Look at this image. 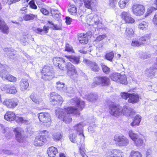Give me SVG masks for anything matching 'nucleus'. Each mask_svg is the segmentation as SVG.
Wrapping results in <instances>:
<instances>
[{
  "label": "nucleus",
  "instance_id": "f257e3e1",
  "mask_svg": "<svg viewBox=\"0 0 157 157\" xmlns=\"http://www.w3.org/2000/svg\"><path fill=\"white\" fill-rule=\"evenodd\" d=\"M58 118L63 120L66 123H69L72 121V118L70 115V113L79 115L80 113L78 110L75 108L69 107L64 109H60L57 113Z\"/></svg>",
  "mask_w": 157,
  "mask_h": 157
},
{
  "label": "nucleus",
  "instance_id": "f03ea898",
  "mask_svg": "<svg viewBox=\"0 0 157 157\" xmlns=\"http://www.w3.org/2000/svg\"><path fill=\"white\" fill-rule=\"evenodd\" d=\"M100 18L96 14H90L87 16V22L89 25H96L98 29L106 30L107 28L103 25Z\"/></svg>",
  "mask_w": 157,
  "mask_h": 157
},
{
  "label": "nucleus",
  "instance_id": "7ed1b4c3",
  "mask_svg": "<svg viewBox=\"0 0 157 157\" xmlns=\"http://www.w3.org/2000/svg\"><path fill=\"white\" fill-rule=\"evenodd\" d=\"M42 78L46 81L50 80L55 77L54 72L52 67L45 66L41 71Z\"/></svg>",
  "mask_w": 157,
  "mask_h": 157
},
{
  "label": "nucleus",
  "instance_id": "20e7f679",
  "mask_svg": "<svg viewBox=\"0 0 157 157\" xmlns=\"http://www.w3.org/2000/svg\"><path fill=\"white\" fill-rule=\"evenodd\" d=\"M113 140L118 145L121 147L126 146L129 143L128 139L123 135H115Z\"/></svg>",
  "mask_w": 157,
  "mask_h": 157
},
{
  "label": "nucleus",
  "instance_id": "39448f33",
  "mask_svg": "<svg viewBox=\"0 0 157 157\" xmlns=\"http://www.w3.org/2000/svg\"><path fill=\"white\" fill-rule=\"evenodd\" d=\"M38 118L40 121L47 127L51 124V120L49 114L47 113H40L38 114Z\"/></svg>",
  "mask_w": 157,
  "mask_h": 157
},
{
  "label": "nucleus",
  "instance_id": "423d86ee",
  "mask_svg": "<svg viewBox=\"0 0 157 157\" xmlns=\"http://www.w3.org/2000/svg\"><path fill=\"white\" fill-rule=\"evenodd\" d=\"M109 79L106 76L96 77L94 78L93 84V87L95 86V85L101 84L102 86H105L109 85Z\"/></svg>",
  "mask_w": 157,
  "mask_h": 157
},
{
  "label": "nucleus",
  "instance_id": "0eeeda50",
  "mask_svg": "<svg viewBox=\"0 0 157 157\" xmlns=\"http://www.w3.org/2000/svg\"><path fill=\"white\" fill-rule=\"evenodd\" d=\"M50 100V101L53 102L52 104L55 105H61L63 101L61 96L55 92L51 93Z\"/></svg>",
  "mask_w": 157,
  "mask_h": 157
},
{
  "label": "nucleus",
  "instance_id": "6e6552de",
  "mask_svg": "<svg viewBox=\"0 0 157 157\" xmlns=\"http://www.w3.org/2000/svg\"><path fill=\"white\" fill-rule=\"evenodd\" d=\"M109 110L110 114L115 117L119 116L122 114V107L120 106L114 105H110Z\"/></svg>",
  "mask_w": 157,
  "mask_h": 157
},
{
  "label": "nucleus",
  "instance_id": "1a4fd4ad",
  "mask_svg": "<svg viewBox=\"0 0 157 157\" xmlns=\"http://www.w3.org/2000/svg\"><path fill=\"white\" fill-rule=\"evenodd\" d=\"M132 9L133 13L136 16L142 15L145 11L144 7L140 4H133L132 6Z\"/></svg>",
  "mask_w": 157,
  "mask_h": 157
},
{
  "label": "nucleus",
  "instance_id": "9d476101",
  "mask_svg": "<svg viewBox=\"0 0 157 157\" xmlns=\"http://www.w3.org/2000/svg\"><path fill=\"white\" fill-rule=\"evenodd\" d=\"M149 40V36L147 35L146 36L140 37L139 40H133L132 41L131 45L133 46H139L142 45L147 43V41Z\"/></svg>",
  "mask_w": 157,
  "mask_h": 157
},
{
  "label": "nucleus",
  "instance_id": "9b49d317",
  "mask_svg": "<svg viewBox=\"0 0 157 157\" xmlns=\"http://www.w3.org/2000/svg\"><path fill=\"white\" fill-rule=\"evenodd\" d=\"M15 133L16 139L20 143H24L26 141V138L22 135V130L20 128H17L14 130Z\"/></svg>",
  "mask_w": 157,
  "mask_h": 157
},
{
  "label": "nucleus",
  "instance_id": "f8f14e48",
  "mask_svg": "<svg viewBox=\"0 0 157 157\" xmlns=\"http://www.w3.org/2000/svg\"><path fill=\"white\" fill-rule=\"evenodd\" d=\"M18 101L17 99H6L3 102V105L8 108H13L18 105Z\"/></svg>",
  "mask_w": 157,
  "mask_h": 157
},
{
  "label": "nucleus",
  "instance_id": "ddd939ff",
  "mask_svg": "<svg viewBox=\"0 0 157 157\" xmlns=\"http://www.w3.org/2000/svg\"><path fill=\"white\" fill-rule=\"evenodd\" d=\"M1 90L7 93L14 94L17 91L14 86L7 84H3L0 86Z\"/></svg>",
  "mask_w": 157,
  "mask_h": 157
},
{
  "label": "nucleus",
  "instance_id": "4468645a",
  "mask_svg": "<svg viewBox=\"0 0 157 157\" xmlns=\"http://www.w3.org/2000/svg\"><path fill=\"white\" fill-rule=\"evenodd\" d=\"M122 109V114L127 117L132 116L136 113L133 109L127 105L123 106Z\"/></svg>",
  "mask_w": 157,
  "mask_h": 157
},
{
  "label": "nucleus",
  "instance_id": "2eb2a0df",
  "mask_svg": "<svg viewBox=\"0 0 157 157\" xmlns=\"http://www.w3.org/2000/svg\"><path fill=\"white\" fill-rule=\"evenodd\" d=\"M83 62L90 67L92 71L95 72L99 71V67L96 63L90 61L86 59H84Z\"/></svg>",
  "mask_w": 157,
  "mask_h": 157
},
{
  "label": "nucleus",
  "instance_id": "dca6fc26",
  "mask_svg": "<svg viewBox=\"0 0 157 157\" xmlns=\"http://www.w3.org/2000/svg\"><path fill=\"white\" fill-rule=\"evenodd\" d=\"M122 18L126 23H132L134 22V20L131 17L130 14L126 12H123L121 14Z\"/></svg>",
  "mask_w": 157,
  "mask_h": 157
},
{
  "label": "nucleus",
  "instance_id": "f3484780",
  "mask_svg": "<svg viewBox=\"0 0 157 157\" xmlns=\"http://www.w3.org/2000/svg\"><path fill=\"white\" fill-rule=\"evenodd\" d=\"M65 67L68 70L67 74L71 76L74 74H76L77 72L75 67L70 62H68L66 64Z\"/></svg>",
  "mask_w": 157,
  "mask_h": 157
},
{
  "label": "nucleus",
  "instance_id": "a211bd4d",
  "mask_svg": "<svg viewBox=\"0 0 157 157\" xmlns=\"http://www.w3.org/2000/svg\"><path fill=\"white\" fill-rule=\"evenodd\" d=\"M70 101L72 105L75 104L78 109L82 110L84 107V102L83 101H81L80 99L77 98H75L71 99Z\"/></svg>",
  "mask_w": 157,
  "mask_h": 157
},
{
  "label": "nucleus",
  "instance_id": "6ab92c4d",
  "mask_svg": "<svg viewBox=\"0 0 157 157\" xmlns=\"http://www.w3.org/2000/svg\"><path fill=\"white\" fill-rule=\"evenodd\" d=\"M5 55L11 59H13L15 57L16 51L13 49L6 48L4 49Z\"/></svg>",
  "mask_w": 157,
  "mask_h": 157
},
{
  "label": "nucleus",
  "instance_id": "aec40b11",
  "mask_svg": "<svg viewBox=\"0 0 157 157\" xmlns=\"http://www.w3.org/2000/svg\"><path fill=\"white\" fill-rule=\"evenodd\" d=\"M108 157H122V153L116 149L109 151L106 153Z\"/></svg>",
  "mask_w": 157,
  "mask_h": 157
},
{
  "label": "nucleus",
  "instance_id": "412c9836",
  "mask_svg": "<svg viewBox=\"0 0 157 157\" xmlns=\"http://www.w3.org/2000/svg\"><path fill=\"white\" fill-rule=\"evenodd\" d=\"M86 125L84 123L82 122L77 124L74 127V129L76 130L80 136H82V139L84 140L85 136L83 133V128Z\"/></svg>",
  "mask_w": 157,
  "mask_h": 157
},
{
  "label": "nucleus",
  "instance_id": "4be33fe9",
  "mask_svg": "<svg viewBox=\"0 0 157 157\" xmlns=\"http://www.w3.org/2000/svg\"><path fill=\"white\" fill-rule=\"evenodd\" d=\"M53 62L55 66L58 67L61 70H64V67H61V64L65 62L64 59L59 57H56L53 58Z\"/></svg>",
  "mask_w": 157,
  "mask_h": 157
},
{
  "label": "nucleus",
  "instance_id": "5701e85b",
  "mask_svg": "<svg viewBox=\"0 0 157 157\" xmlns=\"http://www.w3.org/2000/svg\"><path fill=\"white\" fill-rule=\"evenodd\" d=\"M156 63L154 68H149L146 69L145 73L148 77H152L154 76L155 73V69H157V57L156 58Z\"/></svg>",
  "mask_w": 157,
  "mask_h": 157
},
{
  "label": "nucleus",
  "instance_id": "b1692460",
  "mask_svg": "<svg viewBox=\"0 0 157 157\" xmlns=\"http://www.w3.org/2000/svg\"><path fill=\"white\" fill-rule=\"evenodd\" d=\"M129 98L128 100L129 103L133 104L137 103L138 102L139 98V96L135 93L130 94Z\"/></svg>",
  "mask_w": 157,
  "mask_h": 157
},
{
  "label": "nucleus",
  "instance_id": "393cba45",
  "mask_svg": "<svg viewBox=\"0 0 157 157\" xmlns=\"http://www.w3.org/2000/svg\"><path fill=\"white\" fill-rule=\"evenodd\" d=\"M16 117L15 113L12 111H8L4 116V118L7 121H11L13 120Z\"/></svg>",
  "mask_w": 157,
  "mask_h": 157
},
{
  "label": "nucleus",
  "instance_id": "a878e982",
  "mask_svg": "<svg viewBox=\"0 0 157 157\" xmlns=\"http://www.w3.org/2000/svg\"><path fill=\"white\" fill-rule=\"evenodd\" d=\"M65 57L74 64H78L79 63V57L74 56H65Z\"/></svg>",
  "mask_w": 157,
  "mask_h": 157
},
{
  "label": "nucleus",
  "instance_id": "bb28decb",
  "mask_svg": "<svg viewBox=\"0 0 157 157\" xmlns=\"http://www.w3.org/2000/svg\"><path fill=\"white\" fill-rule=\"evenodd\" d=\"M87 34L81 33L78 35V39L79 42L82 44H86L88 42Z\"/></svg>",
  "mask_w": 157,
  "mask_h": 157
},
{
  "label": "nucleus",
  "instance_id": "cd10ccee",
  "mask_svg": "<svg viewBox=\"0 0 157 157\" xmlns=\"http://www.w3.org/2000/svg\"><path fill=\"white\" fill-rule=\"evenodd\" d=\"M47 152L50 157H54L57 152V150L54 147H51L48 148Z\"/></svg>",
  "mask_w": 157,
  "mask_h": 157
},
{
  "label": "nucleus",
  "instance_id": "c85d7f7f",
  "mask_svg": "<svg viewBox=\"0 0 157 157\" xmlns=\"http://www.w3.org/2000/svg\"><path fill=\"white\" fill-rule=\"evenodd\" d=\"M84 6L87 9H92L96 0H83Z\"/></svg>",
  "mask_w": 157,
  "mask_h": 157
},
{
  "label": "nucleus",
  "instance_id": "c756f323",
  "mask_svg": "<svg viewBox=\"0 0 157 157\" xmlns=\"http://www.w3.org/2000/svg\"><path fill=\"white\" fill-rule=\"evenodd\" d=\"M0 29L4 33L8 34L9 28L8 26L3 22L0 20Z\"/></svg>",
  "mask_w": 157,
  "mask_h": 157
},
{
  "label": "nucleus",
  "instance_id": "7c9ffc66",
  "mask_svg": "<svg viewBox=\"0 0 157 157\" xmlns=\"http://www.w3.org/2000/svg\"><path fill=\"white\" fill-rule=\"evenodd\" d=\"M141 117L139 115H137L134 117L133 121L131 123L132 126H138L141 121Z\"/></svg>",
  "mask_w": 157,
  "mask_h": 157
},
{
  "label": "nucleus",
  "instance_id": "2f4dec72",
  "mask_svg": "<svg viewBox=\"0 0 157 157\" xmlns=\"http://www.w3.org/2000/svg\"><path fill=\"white\" fill-rule=\"evenodd\" d=\"M30 97L33 101L35 103L40 104L41 105H44V104L43 103L42 99L40 98H36L34 94H31Z\"/></svg>",
  "mask_w": 157,
  "mask_h": 157
},
{
  "label": "nucleus",
  "instance_id": "473e14b6",
  "mask_svg": "<svg viewBox=\"0 0 157 157\" xmlns=\"http://www.w3.org/2000/svg\"><path fill=\"white\" fill-rule=\"evenodd\" d=\"M30 97L33 101L35 103L40 104L41 105H44V104L43 103L42 99L40 98H36L34 94H31Z\"/></svg>",
  "mask_w": 157,
  "mask_h": 157
},
{
  "label": "nucleus",
  "instance_id": "72a5a7b5",
  "mask_svg": "<svg viewBox=\"0 0 157 157\" xmlns=\"http://www.w3.org/2000/svg\"><path fill=\"white\" fill-rule=\"evenodd\" d=\"M3 66L4 67L3 68H0V75L3 79L5 80V78H6V77L8 73L6 70L7 66L6 65H3Z\"/></svg>",
  "mask_w": 157,
  "mask_h": 157
},
{
  "label": "nucleus",
  "instance_id": "f704fd0d",
  "mask_svg": "<svg viewBox=\"0 0 157 157\" xmlns=\"http://www.w3.org/2000/svg\"><path fill=\"white\" fill-rule=\"evenodd\" d=\"M22 90L26 89L29 86L28 80L25 78H22L20 82Z\"/></svg>",
  "mask_w": 157,
  "mask_h": 157
},
{
  "label": "nucleus",
  "instance_id": "c9c22d12",
  "mask_svg": "<svg viewBox=\"0 0 157 157\" xmlns=\"http://www.w3.org/2000/svg\"><path fill=\"white\" fill-rule=\"evenodd\" d=\"M88 100L90 101H94L96 100L98 98V96L96 94H90L87 95Z\"/></svg>",
  "mask_w": 157,
  "mask_h": 157
},
{
  "label": "nucleus",
  "instance_id": "e433bc0d",
  "mask_svg": "<svg viewBox=\"0 0 157 157\" xmlns=\"http://www.w3.org/2000/svg\"><path fill=\"white\" fill-rule=\"evenodd\" d=\"M64 85V83L60 81H58L56 83V87L57 89L59 90L65 91Z\"/></svg>",
  "mask_w": 157,
  "mask_h": 157
},
{
  "label": "nucleus",
  "instance_id": "4c0bfd02",
  "mask_svg": "<svg viewBox=\"0 0 157 157\" xmlns=\"http://www.w3.org/2000/svg\"><path fill=\"white\" fill-rule=\"evenodd\" d=\"M62 134L61 132H56L52 135V138L55 141L60 140L62 138Z\"/></svg>",
  "mask_w": 157,
  "mask_h": 157
},
{
  "label": "nucleus",
  "instance_id": "58836bf2",
  "mask_svg": "<svg viewBox=\"0 0 157 157\" xmlns=\"http://www.w3.org/2000/svg\"><path fill=\"white\" fill-rule=\"evenodd\" d=\"M148 23L145 21L141 22L139 25V28L142 30H145L148 28Z\"/></svg>",
  "mask_w": 157,
  "mask_h": 157
},
{
  "label": "nucleus",
  "instance_id": "ea45409f",
  "mask_svg": "<svg viewBox=\"0 0 157 157\" xmlns=\"http://www.w3.org/2000/svg\"><path fill=\"white\" fill-rule=\"evenodd\" d=\"M134 143L137 146H142L144 144V140L140 137H138L134 141Z\"/></svg>",
  "mask_w": 157,
  "mask_h": 157
},
{
  "label": "nucleus",
  "instance_id": "a19ab883",
  "mask_svg": "<svg viewBox=\"0 0 157 157\" xmlns=\"http://www.w3.org/2000/svg\"><path fill=\"white\" fill-rule=\"evenodd\" d=\"M120 75L119 73H114L111 76V79L114 81L118 82L119 81V78Z\"/></svg>",
  "mask_w": 157,
  "mask_h": 157
},
{
  "label": "nucleus",
  "instance_id": "79ce46f5",
  "mask_svg": "<svg viewBox=\"0 0 157 157\" xmlns=\"http://www.w3.org/2000/svg\"><path fill=\"white\" fill-rule=\"evenodd\" d=\"M129 0H120L119 2V6L121 9H124L126 7V4L128 3Z\"/></svg>",
  "mask_w": 157,
  "mask_h": 157
},
{
  "label": "nucleus",
  "instance_id": "37998d69",
  "mask_svg": "<svg viewBox=\"0 0 157 157\" xmlns=\"http://www.w3.org/2000/svg\"><path fill=\"white\" fill-rule=\"evenodd\" d=\"M114 54L113 52H111L106 54L105 55V58L107 60L112 62L114 57Z\"/></svg>",
  "mask_w": 157,
  "mask_h": 157
},
{
  "label": "nucleus",
  "instance_id": "c03bdc74",
  "mask_svg": "<svg viewBox=\"0 0 157 157\" xmlns=\"http://www.w3.org/2000/svg\"><path fill=\"white\" fill-rule=\"evenodd\" d=\"M39 136H36L34 141V145L36 146H41L43 145L44 143L42 142L41 140H39Z\"/></svg>",
  "mask_w": 157,
  "mask_h": 157
},
{
  "label": "nucleus",
  "instance_id": "a18cd8bd",
  "mask_svg": "<svg viewBox=\"0 0 157 157\" xmlns=\"http://www.w3.org/2000/svg\"><path fill=\"white\" fill-rule=\"evenodd\" d=\"M128 133L130 137L134 141L139 137L137 134L134 133L132 131H129Z\"/></svg>",
  "mask_w": 157,
  "mask_h": 157
},
{
  "label": "nucleus",
  "instance_id": "49530a36",
  "mask_svg": "<svg viewBox=\"0 0 157 157\" xmlns=\"http://www.w3.org/2000/svg\"><path fill=\"white\" fill-rule=\"evenodd\" d=\"M119 79L120 80L118 82L122 84H125L127 83L126 76L125 75H120Z\"/></svg>",
  "mask_w": 157,
  "mask_h": 157
},
{
  "label": "nucleus",
  "instance_id": "de8ad7c7",
  "mask_svg": "<svg viewBox=\"0 0 157 157\" xmlns=\"http://www.w3.org/2000/svg\"><path fill=\"white\" fill-rule=\"evenodd\" d=\"M142 155L138 151H132L130 154V157H141Z\"/></svg>",
  "mask_w": 157,
  "mask_h": 157
},
{
  "label": "nucleus",
  "instance_id": "09e8293b",
  "mask_svg": "<svg viewBox=\"0 0 157 157\" xmlns=\"http://www.w3.org/2000/svg\"><path fill=\"white\" fill-rule=\"evenodd\" d=\"M70 8L68 10L70 13L72 15H75L77 12V8L75 5L70 6Z\"/></svg>",
  "mask_w": 157,
  "mask_h": 157
},
{
  "label": "nucleus",
  "instance_id": "8fccbe9b",
  "mask_svg": "<svg viewBox=\"0 0 157 157\" xmlns=\"http://www.w3.org/2000/svg\"><path fill=\"white\" fill-rule=\"evenodd\" d=\"M35 17V16L31 14L26 15L23 18L25 21H27L33 19Z\"/></svg>",
  "mask_w": 157,
  "mask_h": 157
},
{
  "label": "nucleus",
  "instance_id": "3c124183",
  "mask_svg": "<svg viewBox=\"0 0 157 157\" xmlns=\"http://www.w3.org/2000/svg\"><path fill=\"white\" fill-rule=\"evenodd\" d=\"M6 79L7 80L9 81L13 82H15L16 81V78L9 74L7 75L6 78H5V80Z\"/></svg>",
  "mask_w": 157,
  "mask_h": 157
},
{
  "label": "nucleus",
  "instance_id": "603ef678",
  "mask_svg": "<svg viewBox=\"0 0 157 157\" xmlns=\"http://www.w3.org/2000/svg\"><path fill=\"white\" fill-rule=\"evenodd\" d=\"M49 30V27H47L45 26H44L43 27V29H40L39 28H37L35 30V31L38 34H40L41 32L44 31L46 32V33H48V30Z\"/></svg>",
  "mask_w": 157,
  "mask_h": 157
},
{
  "label": "nucleus",
  "instance_id": "864d4df0",
  "mask_svg": "<svg viewBox=\"0 0 157 157\" xmlns=\"http://www.w3.org/2000/svg\"><path fill=\"white\" fill-rule=\"evenodd\" d=\"M126 34L127 36L131 37L134 34V31L132 29L127 28L126 29Z\"/></svg>",
  "mask_w": 157,
  "mask_h": 157
},
{
  "label": "nucleus",
  "instance_id": "5fc2aeb1",
  "mask_svg": "<svg viewBox=\"0 0 157 157\" xmlns=\"http://www.w3.org/2000/svg\"><path fill=\"white\" fill-rule=\"evenodd\" d=\"M101 67L103 72L105 74L109 73L110 71V69L104 64H102Z\"/></svg>",
  "mask_w": 157,
  "mask_h": 157
},
{
  "label": "nucleus",
  "instance_id": "6e6d98bb",
  "mask_svg": "<svg viewBox=\"0 0 157 157\" xmlns=\"http://www.w3.org/2000/svg\"><path fill=\"white\" fill-rule=\"evenodd\" d=\"M155 5L156 6L155 7H151L148 9L147 12L149 13H151L154 10H157V0H155Z\"/></svg>",
  "mask_w": 157,
  "mask_h": 157
},
{
  "label": "nucleus",
  "instance_id": "4d7b16f0",
  "mask_svg": "<svg viewBox=\"0 0 157 157\" xmlns=\"http://www.w3.org/2000/svg\"><path fill=\"white\" fill-rule=\"evenodd\" d=\"M70 139L71 141L74 143H76L77 142L76 141L75 135L74 134H71L69 136Z\"/></svg>",
  "mask_w": 157,
  "mask_h": 157
},
{
  "label": "nucleus",
  "instance_id": "13d9d810",
  "mask_svg": "<svg viewBox=\"0 0 157 157\" xmlns=\"http://www.w3.org/2000/svg\"><path fill=\"white\" fill-rule=\"evenodd\" d=\"M130 94L129 93L123 92L121 93V96L123 98L126 99L128 98H129Z\"/></svg>",
  "mask_w": 157,
  "mask_h": 157
},
{
  "label": "nucleus",
  "instance_id": "bf43d9fd",
  "mask_svg": "<svg viewBox=\"0 0 157 157\" xmlns=\"http://www.w3.org/2000/svg\"><path fill=\"white\" fill-rule=\"evenodd\" d=\"M106 37V36L105 35H100L96 38V39H95V41L99 42Z\"/></svg>",
  "mask_w": 157,
  "mask_h": 157
},
{
  "label": "nucleus",
  "instance_id": "052dcab7",
  "mask_svg": "<svg viewBox=\"0 0 157 157\" xmlns=\"http://www.w3.org/2000/svg\"><path fill=\"white\" fill-rule=\"evenodd\" d=\"M116 2L114 0H109V6L112 8H114L115 6V4Z\"/></svg>",
  "mask_w": 157,
  "mask_h": 157
},
{
  "label": "nucleus",
  "instance_id": "680f3d73",
  "mask_svg": "<svg viewBox=\"0 0 157 157\" xmlns=\"http://www.w3.org/2000/svg\"><path fill=\"white\" fill-rule=\"evenodd\" d=\"M65 50L68 52H72L73 50L72 47L68 43L66 44Z\"/></svg>",
  "mask_w": 157,
  "mask_h": 157
},
{
  "label": "nucleus",
  "instance_id": "e2e57ef3",
  "mask_svg": "<svg viewBox=\"0 0 157 157\" xmlns=\"http://www.w3.org/2000/svg\"><path fill=\"white\" fill-rule=\"evenodd\" d=\"M79 151L80 155L82 157L85 156L86 155L85 151H86L83 147H80L79 149Z\"/></svg>",
  "mask_w": 157,
  "mask_h": 157
},
{
  "label": "nucleus",
  "instance_id": "0e129e2a",
  "mask_svg": "<svg viewBox=\"0 0 157 157\" xmlns=\"http://www.w3.org/2000/svg\"><path fill=\"white\" fill-rule=\"evenodd\" d=\"M30 7L33 9H36L37 8V6L35 4L34 1L32 0L29 2Z\"/></svg>",
  "mask_w": 157,
  "mask_h": 157
},
{
  "label": "nucleus",
  "instance_id": "69168bd1",
  "mask_svg": "<svg viewBox=\"0 0 157 157\" xmlns=\"http://www.w3.org/2000/svg\"><path fill=\"white\" fill-rule=\"evenodd\" d=\"M15 118L16 119V121L21 123H24L25 121V119L21 117H16Z\"/></svg>",
  "mask_w": 157,
  "mask_h": 157
},
{
  "label": "nucleus",
  "instance_id": "338daca9",
  "mask_svg": "<svg viewBox=\"0 0 157 157\" xmlns=\"http://www.w3.org/2000/svg\"><path fill=\"white\" fill-rule=\"evenodd\" d=\"M37 136H39L40 139L39 140L42 141L43 143H45L46 141V138L44 135H38Z\"/></svg>",
  "mask_w": 157,
  "mask_h": 157
},
{
  "label": "nucleus",
  "instance_id": "774afa93",
  "mask_svg": "<svg viewBox=\"0 0 157 157\" xmlns=\"http://www.w3.org/2000/svg\"><path fill=\"white\" fill-rule=\"evenodd\" d=\"M41 12L45 15H47L48 14V11L44 8H41L40 10Z\"/></svg>",
  "mask_w": 157,
  "mask_h": 157
}]
</instances>
